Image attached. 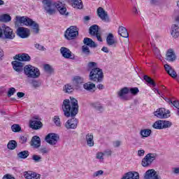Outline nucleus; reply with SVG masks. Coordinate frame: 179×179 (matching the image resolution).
Segmentation results:
<instances>
[{
  "label": "nucleus",
  "instance_id": "f257e3e1",
  "mask_svg": "<svg viewBox=\"0 0 179 179\" xmlns=\"http://www.w3.org/2000/svg\"><path fill=\"white\" fill-rule=\"evenodd\" d=\"M62 108L64 114V117L71 119L68 120L64 124L66 129H76L79 121L76 119V115L79 113V104L78 100L75 98L70 97L69 99H64L63 101Z\"/></svg>",
  "mask_w": 179,
  "mask_h": 179
},
{
  "label": "nucleus",
  "instance_id": "f03ea898",
  "mask_svg": "<svg viewBox=\"0 0 179 179\" xmlns=\"http://www.w3.org/2000/svg\"><path fill=\"white\" fill-rule=\"evenodd\" d=\"M44 11L49 16H52L57 13V10L62 16L66 17L69 16V12L66 10V6L61 1L54 2L52 0H42Z\"/></svg>",
  "mask_w": 179,
  "mask_h": 179
},
{
  "label": "nucleus",
  "instance_id": "7ed1b4c3",
  "mask_svg": "<svg viewBox=\"0 0 179 179\" xmlns=\"http://www.w3.org/2000/svg\"><path fill=\"white\" fill-rule=\"evenodd\" d=\"M17 23H21L22 24H24L25 26H29V27H31L34 34H38V33H40V26L38 25V24L33 21V20L29 18L28 17L17 16L15 17V25L17 24Z\"/></svg>",
  "mask_w": 179,
  "mask_h": 179
},
{
  "label": "nucleus",
  "instance_id": "20e7f679",
  "mask_svg": "<svg viewBox=\"0 0 179 179\" xmlns=\"http://www.w3.org/2000/svg\"><path fill=\"white\" fill-rule=\"evenodd\" d=\"M103 79H104V73L101 69L96 67L91 70L90 73V80L100 83L103 82Z\"/></svg>",
  "mask_w": 179,
  "mask_h": 179
},
{
  "label": "nucleus",
  "instance_id": "39448f33",
  "mask_svg": "<svg viewBox=\"0 0 179 179\" xmlns=\"http://www.w3.org/2000/svg\"><path fill=\"white\" fill-rule=\"evenodd\" d=\"M24 72L28 78L37 79L40 76V70L31 65H27L24 67Z\"/></svg>",
  "mask_w": 179,
  "mask_h": 179
},
{
  "label": "nucleus",
  "instance_id": "423d86ee",
  "mask_svg": "<svg viewBox=\"0 0 179 179\" xmlns=\"http://www.w3.org/2000/svg\"><path fill=\"white\" fill-rule=\"evenodd\" d=\"M79 36V31L76 26H71L64 32V37L66 40H75Z\"/></svg>",
  "mask_w": 179,
  "mask_h": 179
},
{
  "label": "nucleus",
  "instance_id": "0eeeda50",
  "mask_svg": "<svg viewBox=\"0 0 179 179\" xmlns=\"http://www.w3.org/2000/svg\"><path fill=\"white\" fill-rule=\"evenodd\" d=\"M156 157H157V154L148 153L142 160L141 164L143 167H149L154 160H156Z\"/></svg>",
  "mask_w": 179,
  "mask_h": 179
},
{
  "label": "nucleus",
  "instance_id": "6e6552de",
  "mask_svg": "<svg viewBox=\"0 0 179 179\" xmlns=\"http://www.w3.org/2000/svg\"><path fill=\"white\" fill-rule=\"evenodd\" d=\"M172 124L171 122L167 120H158L156 121L153 124L152 127L155 129H166V128H170Z\"/></svg>",
  "mask_w": 179,
  "mask_h": 179
},
{
  "label": "nucleus",
  "instance_id": "1a4fd4ad",
  "mask_svg": "<svg viewBox=\"0 0 179 179\" xmlns=\"http://www.w3.org/2000/svg\"><path fill=\"white\" fill-rule=\"evenodd\" d=\"M2 36H4V38L6 40H13L15 38V34L13 32V29L9 27H3L1 29Z\"/></svg>",
  "mask_w": 179,
  "mask_h": 179
},
{
  "label": "nucleus",
  "instance_id": "9d476101",
  "mask_svg": "<svg viewBox=\"0 0 179 179\" xmlns=\"http://www.w3.org/2000/svg\"><path fill=\"white\" fill-rule=\"evenodd\" d=\"M169 114H170V110H166L164 108H158L157 111L154 112V115L160 119L169 118L170 117Z\"/></svg>",
  "mask_w": 179,
  "mask_h": 179
},
{
  "label": "nucleus",
  "instance_id": "9b49d317",
  "mask_svg": "<svg viewBox=\"0 0 179 179\" xmlns=\"http://www.w3.org/2000/svg\"><path fill=\"white\" fill-rule=\"evenodd\" d=\"M17 36L20 38H29L30 37V29L20 27L17 29Z\"/></svg>",
  "mask_w": 179,
  "mask_h": 179
},
{
  "label": "nucleus",
  "instance_id": "f8f14e48",
  "mask_svg": "<svg viewBox=\"0 0 179 179\" xmlns=\"http://www.w3.org/2000/svg\"><path fill=\"white\" fill-rule=\"evenodd\" d=\"M45 141L49 145H57V142L59 141V136L57 134L50 133L45 136Z\"/></svg>",
  "mask_w": 179,
  "mask_h": 179
},
{
  "label": "nucleus",
  "instance_id": "ddd939ff",
  "mask_svg": "<svg viewBox=\"0 0 179 179\" xmlns=\"http://www.w3.org/2000/svg\"><path fill=\"white\" fill-rule=\"evenodd\" d=\"M144 179H162L155 169H149L144 174Z\"/></svg>",
  "mask_w": 179,
  "mask_h": 179
},
{
  "label": "nucleus",
  "instance_id": "4468645a",
  "mask_svg": "<svg viewBox=\"0 0 179 179\" xmlns=\"http://www.w3.org/2000/svg\"><path fill=\"white\" fill-rule=\"evenodd\" d=\"M96 12L99 17H100V19H101L103 22H110V17H108V14L107 13V12H106L104 8L99 7L98 8Z\"/></svg>",
  "mask_w": 179,
  "mask_h": 179
},
{
  "label": "nucleus",
  "instance_id": "2eb2a0df",
  "mask_svg": "<svg viewBox=\"0 0 179 179\" xmlns=\"http://www.w3.org/2000/svg\"><path fill=\"white\" fill-rule=\"evenodd\" d=\"M166 61L168 62H174L177 59V55H176V52L173 49H169L166 54Z\"/></svg>",
  "mask_w": 179,
  "mask_h": 179
},
{
  "label": "nucleus",
  "instance_id": "dca6fc26",
  "mask_svg": "<svg viewBox=\"0 0 179 179\" xmlns=\"http://www.w3.org/2000/svg\"><path fill=\"white\" fill-rule=\"evenodd\" d=\"M11 65H13V69L15 72L20 73L23 71V67L24 66V64H23V62L15 59V61L11 62Z\"/></svg>",
  "mask_w": 179,
  "mask_h": 179
},
{
  "label": "nucleus",
  "instance_id": "f3484780",
  "mask_svg": "<svg viewBox=\"0 0 179 179\" xmlns=\"http://www.w3.org/2000/svg\"><path fill=\"white\" fill-rule=\"evenodd\" d=\"M129 93V88L124 87L117 92V96L121 100H128V96H127Z\"/></svg>",
  "mask_w": 179,
  "mask_h": 179
},
{
  "label": "nucleus",
  "instance_id": "a211bd4d",
  "mask_svg": "<svg viewBox=\"0 0 179 179\" xmlns=\"http://www.w3.org/2000/svg\"><path fill=\"white\" fill-rule=\"evenodd\" d=\"M13 59L20 61V62H29L31 58L29 56L28 54L22 53L14 56Z\"/></svg>",
  "mask_w": 179,
  "mask_h": 179
},
{
  "label": "nucleus",
  "instance_id": "6ab92c4d",
  "mask_svg": "<svg viewBox=\"0 0 179 179\" xmlns=\"http://www.w3.org/2000/svg\"><path fill=\"white\" fill-rule=\"evenodd\" d=\"M60 52L64 58L66 59H73L72 57V52L68 48L65 47H62L60 48Z\"/></svg>",
  "mask_w": 179,
  "mask_h": 179
},
{
  "label": "nucleus",
  "instance_id": "aec40b11",
  "mask_svg": "<svg viewBox=\"0 0 179 179\" xmlns=\"http://www.w3.org/2000/svg\"><path fill=\"white\" fill-rule=\"evenodd\" d=\"M121 179H139V173L136 171L127 172Z\"/></svg>",
  "mask_w": 179,
  "mask_h": 179
},
{
  "label": "nucleus",
  "instance_id": "412c9836",
  "mask_svg": "<svg viewBox=\"0 0 179 179\" xmlns=\"http://www.w3.org/2000/svg\"><path fill=\"white\" fill-rule=\"evenodd\" d=\"M29 127L32 129H41V128H43V122L38 120H32L29 121Z\"/></svg>",
  "mask_w": 179,
  "mask_h": 179
},
{
  "label": "nucleus",
  "instance_id": "4be33fe9",
  "mask_svg": "<svg viewBox=\"0 0 179 179\" xmlns=\"http://www.w3.org/2000/svg\"><path fill=\"white\" fill-rule=\"evenodd\" d=\"M164 68H165V71H166V73H168V75H169V76H171L173 79H176V78H177V72H176V70H174V69H173V67H171L169 64H165Z\"/></svg>",
  "mask_w": 179,
  "mask_h": 179
},
{
  "label": "nucleus",
  "instance_id": "5701e85b",
  "mask_svg": "<svg viewBox=\"0 0 179 179\" xmlns=\"http://www.w3.org/2000/svg\"><path fill=\"white\" fill-rule=\"evenodd\" d=\"M31 145L35 149H38V148L41 146V139H40L38 136H34L32 137Z\"/></svg>",
  "mask_w": 179,
  "mask_h": 179
},
{
  "label": "nucleus",
  "instance_id": "b1692460",
  "mask_svg": "<svg viewBox=\"0 0 179 179\" xmlns=\"http://www.w3.org/2000/svg\"><path fill=\"white\" fill-rule=\"evenodd\" d=\"M85 142L89 148H93L94 146V140L93 134L88 133L85 136Z\"/></svg>",
  "mask_w": 179,
  "mask_h": 179
},
{
  "label": "nucleus",
  "instance_id": "393cba45",
  "mask_svg": "<svg viewBox=\"0 0 179 179\" xmlns=\"http://www.w3.org/2000/svg\"><path fill=\"white\" fill-rule=\"evenodd\" d=\"M24 176L26 179H40L41 176L37 173H33L31 171H25Z\"/></svg>",
  "mask_w": 179,
  "mask_h": 179
},
{
  "label": "nucleus",
  "instance_id": "a878e982",
  "mask_svg": "<svg viewBox=\"0 0 179 179\" xmlns=\"http://www.w3.org/2000/svg\"><path fill=\"white\" fill-rule=\"evenodd\" d=\"M106 44L111 47L114 45L115 47V45L117 44V41L114 39V35L111 33L108 34V35L106 37Z\"/></svg>",
  "mask_w": 179,
  "mask_h": 179
},
{
  "label": "nucleus",
  "instance_id": "bb28decb",
  "mask_svg": "<svg viewBox=\"0 0 179 179\" xmlns=\"http://www.w3.org/2000/svg\"><path fill=\"white\" fill-rule=\"evenodd\" d=\"M83 43L85 45L90 47L91 48H96L97 47V44L90 38H85Z\"/></svg>",
  "mask_w": 179,
  "mask_h": 179
},
{
  "label": "nucleus",
  "instance_id": "cd10ccee",
  "mask_svg": "<svg viewBox=\"0 0 179 179\" xmlns=\"http://www.w3.org/2000/svg\"><path fill=\"white\" fill-rule=\"evenodd\" d=\"M171 34L173 38H177L179 36V27L177 24H173L171 26Z\"/></svg>",
  "mask_w": 179,
  "mask_h": 179
},
{
  "label": "nucleus",
  "instance_id": "c85d7f7f",
  "mask_svg": "<svg viewBox=\"0 0 179 179\" xmlns=\"http://www.w3.org/2000/svg\"><path fill=\"white\" fill-rule=\"evenodd\" d=\"M118 34L121 37H124V38H128L129 37V34H128V30L127 28L121 26L119 27Z\"/></svg>",
  "mask_w": 179,
  "mask_h": 179
},
{
  "label": "nucleus",
  "instance_id": "c756f323",
  "mask_svg": "<svg viewBox=\"0 0 179 179\" xmlns=\"http://www.w3.org/2000/svg\"><path fill=\"white\" fill-rule=\"evenodd\" d=\"M73 8L76 9H83V2L82 0H71Z\"/></svg>",
  "mask_w": 179,
  "mask_h": 179
},
{
  "label": "nucleus",
  "instance_id": "7c9ffc66",
  "mask_svg": "<svg viewBox=\"0 0 179 179\" xmlns=\"http://www.w3.org/2000/svg\"><path fill=\"white\" fill-rule=\"evenodd\" d=\"M12 20V17L9 15V14H3L0 15V22H3L4 23H9Z\"/></svg>",
  "mask_w": 179,
  "mask_h": 179
},
{
  "label": "nucleus",
  "instance_id": "2f4dec72",
  "mask_svg": "<svg viewBox=\"0 0 179 179\" xmlns=\"http://www.w3.org/2000/svg\"><path fill=\"white\" fill-rule=\"evenodd\" d=\"M83 87L85 90H87V92H92L93 89L96 88V85L94 83L88 82L83 85Z\"/></svg>",
  "mask_w": 179,
  "mask_h": 179
},
{
  "label": "nucleus",
  "instance_id": "473e14b6",
  "mask_svg": "<svg viewBox=\"0 0 179 179\" xmlns=\"http://www.w3.org/2000/svg\"><path fill=\"white\" fill-rule=\"evenodd\" d=\"M99 26L97 24H94L90 27V34L91 36H96L99 33Z\"/></svg>",
  "mask_w": 179,
  "mask_h": 179
},
{
  "label": "nucleus",
  "instance_id": "72a5a7b5",
  "mask_svg": "<svg viewBox=\"0 0 179 179\" xmlns=\"http://www.w3.org/2000/svg\"><path fill=\"white\" fill-rule=\"evenodd\" d=\"M150 134H152V130L149 129H141L140 131V135L142 138H148L150 136Z\"/></svg>",
  "mask_w": 179,
  "mask_h": 179
},
{
  "label": "nucleus",
  "instance_id": "f704fd0d",
  "mask_svg": "<svg viewBox=\"0 0 179 179\" xmlns=\"http://www.w3.org/2000/svg\"><path fill=\"white\" fill-rule=\"evenodd\" d=\"M7 148L10 150H15L17 148V143L15 140H11L7 144Z\"/></svg>",
  "mask_w": 179,
  "mask_h": 179
},
{
  "label": "nucleus",
  "instance_id": "c9c22d12",
  "mask_svg": "<svg viewBox=\"0 0 179 179\" xmlns=\"http://www.w3.org/2000/svg\"><path fill=\"white\" fill-rule=\"evenodd\" d=\"M92 107H93V108H94L99 113H103V111H104V107H103V106L99 103H92Z\"/></svg>",
  "mask_w": 179,
  "mask_h": 179
},
{
  "label": "nucleus",
  "instance_id": "e433bc0d",
  "mask_svg": "<svg viewBox=\"0 0 179 179\" xmlns=\"http://www.w3.org/2000/svg\"><path fill=\"white\" fill-rule=\"evenodd\" d=\"M29 152L27 150H24L22 152H20L17 154V157L19 159H27L29 157Z\"/></svg>",
  "mask_w": 179,
  "mask_h": 179
},
{
  "label": "nucleus",
  "instance_id": "4c0bfd02",
  "mask_svg": "<svg viewBox=\"0 0 179 179\" xmlns=\"http://www.w3.org/2000/svg\"><path fill=\"white\" fill-rule=\"evenodd\" d=\"M63 90L65 93H72L74 89L73 87L69 84H66L64 86Z\"/></svg>",
  "mask_w": 179,
  "mask_h": 179
},
{
  "label": "nucleus",
  "instance_id": "58836bf2",
  "mask_svg": "<svg viewBox=\"0 0 179 179\" xmlns=\"http://www.w3.org/2000/svg\"><path fill=\"white\" fill-rule=\"evenodd\" d=\"M73 82L76 86H78V85H82L83 83V78L80 76H76L73 78Z\"/></svg>",
  "mask_w": 179,
  "mask_h": 179
},
{
  "label": "nucleus",
  "instance_id": "ea45409f",
  "mask_svg": "<svg viewBox=\"0 0 179 179\" xmlns=\"http://www.w3.org/2000/svg\"><path fill=\"white\" fill-rule=\"evenodd\" d=\"M82 52L83 54H84V55H86L87 57L92 54V52H90V49L89 48V46H86V45H83Z\"/></svg>",
  "mask_w": 179,
  "mask_h": 179
},
{
  "label": "nucleus",
  "instance_id": "a19ab883",
  "mask_svg": "<svg viewBox=\"0 0 179 179\" xmlns=\"http://www.w3.org/2000/svg\"><path fill=\"white\" fill-rule=\"evenodd\" d=\"M143 79L144 80H145V82H147V83H149V85H152L153 87H156V83H155V81H153V80H152L150 77H148V76H144Z\"/></svg>",
  "mask_w": 179,
  "mask_h": 179
},
{
  "label": "nucleus",
  "instance_id": "79ce46f5",
  "mask_svg": "<svg viewBox=\"0 0 179 179\" xmlns=\"http://www.w3.org/2000/svg\"><path fill=\"white\" fill-rule=\"evenodd\" d=\"M11 129L13 132H20V131H22V127H20V125L15 124L11 126Z\"/></svg>",
  "mask_w": 179,
  "mask_h": 179
},
{
  "label": "nucleus",
  "instance_id": "37998d69",
  "mask_svg": "<svg viewBox=\"0 0 179 179\" xmlns=\"http://www.w3.org/2000/svg\"><path fill=\"white\" fill-rule=\"evenodd\" d=\"M44 70L48 73H54V69H52V67L50 64H45Z\"/></svg>",
  "mask_w": 179,
  "mask_h": 179
},
{
  "label": "nucleus",
  "instance_id": "c03bdc74",
  "mask_svg": "<svg viewBox=\"0 0 179 179\" xmlns=\"http://www.w3.org/2000/svg\"><path fill=\"white\" fill-rule=\"evenodd\" d=\"M32 160H34L35 163H40V162H43V157L40 155H34L32 156Z\"/></svg>",
  "mask_w": 179,
  "mask_h": 179
},
{
  "label": "nucleus",
  "instance_id": "a18cd8bd",
  "mask_svg": "<svg viewBox=\"0 0 179 179\" xmlns=\"http://www.w3.org/2000/svg\"><path fill=\"white\" fill-rule=\"evenodd\" d=\"M31 85L33 87H34L35 89H37V87H40V86H41V83L38 80H34L31 82Z\"/></svg>",
  "mask_w": 179,
  "mask_h": 179
},
{
  "label": "nucleus",
  "instance_id": "49530a36",
  "mask_svg": "<svg viewBox=\"0 0 179 179\" xmlns=\"http://www.w3.org/2000/svg\"><path fill=\"white\" fill-rule=\"evenodd\" d=\"M15 93H16V89H15V87H10L8 91L7 96L8 97H10L11 96H13Z\"/></svg>",
  "mask_w": 179,
  "mask_h": 179
},
{
  "label": "nucleus",
  "instance_id": "de8ad7c7",
  "mask_svg": "<svg viewBox=\"0 0 179 179\" xmlns=\"http://www.w3.org/2000/svg\"><path fill=\"white\" fill-rule=\"evenodd\" d=\"M153 51L157 58H158V59H162V55L160 54V50L157 48H155Z\"/></svg>",
  "mask_w": 179,
  "mask_h": 179
},
{
  "label": "nucleus",
  "instance_id": "09e8293b",
  "mask_svg": "<svg viewBox=\"0 0 179 179\" xmlns=\"http://www.w3.org/2000/svg\"><path fill=\"white\" fill-rule=\"evenodd\" d=\"M97 63L94 62H90L87 64V68H89V69H94V68H97Z\"/></svg>",
  "mask_w": 179,
  "mask_h": 179
},
{
  "label": "nucleus",
  "instance_id": "8fccbe9b",
  "mask_svg": "<svg viewBox=\"0 0 179 179\" xmlns=\"http://www.w3.org/2000/svg\"><path fill=\"white\" fill-rule=\"evenodd\" d=\"M53 121L57 127H61V119H59V116H55Z\"/></svg>",
  "mask_w": 179,
  "mask_h": 179
},
{
  "label": "nucleus",
  "instance_id": "3c124183",
  "mask_svg": "<svg viewBox=\"0 0 179 179\" xmlns=\"http://www.w3.org/2000/svg\"><path fill=\"white\" fill-rule=\"evenodd\" d=\"M129 92L131 93V94L136 96V94L139 93V89H138V87L130 88Z\"/></svg>",
  "mask_w": 179,
  "mask_h": 179
},
{
  "label": "nucleus",
  "instance_id": "603ef678",
  "mask_svg": "<svg viewBox=\"0 0 179 179\" xmlns=\"http://www.w3.org/2000/svg\"><path fill=\"white\" fill-rule=\"evenodd\" d=\"M39 152L42 153V155H47V153H49L50 150L45 147H42L39 149Z\"/></svg>",
  "mask_w": 179,
  "mask_h": 179
},
{
  "label": "nucleus",
  "instance_id": "864d4df0",
  "mask_svg": "<svg viewBox=\"0 0 179 179\" xmlns=\"http://www.w3.org/2000/svg\"><path fill=\"white\" fill-rule=\"evenodd\" d=\"M96 159H98L99 160H104V153L103 152L96 153Z\"/></svg>",
  "mask_w": 179,
  "mask_h": 179
},
{
  "label": "nucleus",
  "instance_id": "5fc2aeb1",
  "mask_svg": "<svg viewBox=\"0 0 179 179\" xmlns=\"http://www.w3.org/2000/svg\"><path fill=\"white\" fill-rule=\"evenodd\" d=\"M103 173H104V171H103L102 170H100L94 173L93 177H99V176H103Z\"/></svg>",
  "mask_w": 179,
  "mask_h": 179
},
{
  "label": "nucleus",
  "instance_id": "6e6d98bb",
  "mask_svg": "<svg viewBox=\"0 0 179 179\" xmlns=\"http://www.w3.org/2000/svg\"><path fill=\"white\" fill-rule=\"evenodd\" d=\"M173 174L179 175V167H173L172 168Z\"/></svg>",
  "mask_w": 179,
  "mask_h": 179
},
{
  "label": "nucleus",
  "instance_id": "4d7b16f0",
  "mask_svg": "<svg viewBox=\"0 0 179 179\" xmlns=\"http://www.w3.org/2000/svg\"><path fill=\"white\" fill-rule=\"evenodd\" d=\"M35 48H37V50H42V51H44V50H45L43 45H41L38 43L35 44Z\"/></svg>",
  "mask_w": 179,
  "mask_h": 179
},
{
  "label": "nucleus",
  "instance_id": "13d9d810",
  "mask_svg": "<svg viewBox=\"0 0 179 179\" xmlns=\"http://www.w3.org/2000/svg\"><path fill=\"white\" fill-rule=\"evenodd\" d=\"M172 104L174 107H176V108H177L178 110L179 109V101L178 100L173 101Z\"/></svg>",
  "mask_w": 179,
  "mask_h": 179
},
{
  "label": "nucleus",
  "instance_id": "bf43d9fd",
  "mask_svg": "<svg viewBox=\"0 0 179 179\" xmlns=\"http://www.w3.org/2000/svg\"><path fill=\"white\" fill-rule=\"evenodd\" d=\"M95 36H96L98 41H100L101 43V41H103V39L101 38V35L100 34V32L95 34Z\"/></svg>",
  "mask_w": 179,
  "mask_h": 179
},
{
  "label": "nucleus",
  "instance_id": "052dcab7",
  "mask_svg": "<svg viewBox=\"0 0 179 179\" xmlns=\"http://www.w3.org/2000/svg\"><path fill=\"white\" fill-rule=\"evenodd\" d=\"M120 145H121V141H117L113 142L114 148H119V146H120Z\"/></svg>",
  "mask_w": 179,
  "mask_h": 179
},
{
  "label": "nucleus",
  "instance_id": "680f3d73",
  "mask_svg": "<svg viewBox=\"0 0 179 179\" xmlns=\"http://www.w3.org/2000/svg\"><path fill=\"white\" fill-rule=\"evenodd\" d=\"M101 51H103V52H106V54H108V52H110V50H108V48L103 46L101 49Z\"/></svg>",
  "mask_w": 179,
  "mask_h": 179
},
{
  "label": "nucleus",
  "instance_id": "e2e57ef3",
  "mask_svg": "<svg viewBox=\"0 0 179 179\" xmlns=\"http://www.w3.org/2000/svg\"><path fill=\"white\" fill-rule=\"evenodd\" d=\"M20 141L22 143H26V142H27V138L22 136L20 137Z\"/></svg>",
  "mask_w": 179,
  "mask_h": 179
},
{
  "label": "nucleus",
  "instance_id": "0e129e2a",
  "mask_svg": "<svg viewBox=\"0 0 179 179\" xmlns=\"http://www.w3.org/2000/svg\"><path fill=\"white\" fill-rule=\"evenodd\" d=\"M2 179H15V177H13L10 175H6L3 177Z\"/></svg>",
  "mask_w": 179,
  "mask_h": 179
},
{
  "label": "nucleus",
  "instance_id": "69168bd1",
  "mask_svg": "<svg viewBox=\"0 0 179 179\" xmlns=\"http://www.w3.org/2000/svg\"><path fill=\"white\" fill-rule=\"evenodd\" d=\"M17 96L19 99H22V97H24V92H17Z\"/></svg>",
  "mask_w": 179,
  "mask_h": 179
},
{
  "label": "nucleus",
  "instance_id": "338daca9",
  "mask_svg": "<svg viewBox=\"0 0 179 179\" xmlns=\"http://www.w3.org/2000/svg\"><path fill=\"white\" fill-rule=\"evenodd\" d=\"M138 156H144L145 155V150H140L138 151Z\"/></svg>",
  "mask_w": 179,
  "mask_h": 179
},
{
  "label": "nucleus",
  "instance_id": "774afa93",
  "mask_svg": "<svg viewBox=\"0 0 179 179\" xmlns=\"http://www.w3.org/2000/svg\"><path fill=\"white\" fill-rule=\"evenodd\" d=\"M96 87L99 90H103V89H104V85L103 84H99L96 85Z\"/></svg>",
  "mask_w": 179,
  "mask_h": 179
}]
</instances>
